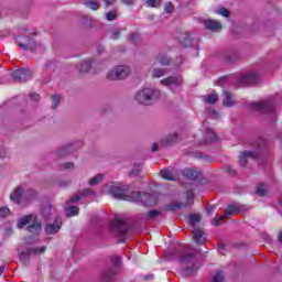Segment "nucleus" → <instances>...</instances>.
<instances>
[{
  "instance_id": "33",
  "label": "nucleus",
  "mask_w": 282,
  "mask_h": 282,
  "mask_svg": "<svg viewBox=\"0 0 282 282\" xmlns=\"http://www.w3.org/2000/svg\"><path fill=\"white\" fill-rule=\"evenodd\" d=\"M166 74V69L153 67L150 69L151 78H162Z\"/></svg>"
},
{
  "instance_id": "23",
  "label": "nucleus",
  "mask_w": 282,
  "mask_h": 282,
  "mask_svg": "<svg viewBox=\"0 0 282 282\" xmlns=\"http://www.w3.org/2000/svg\"><path fill=\"white\" fill-rule=\"evenodd\" d=\"M116 274H118V271H116V269H113V268L106 269V270L101 273V281H104V282H112V281H116Z\"/></svg>"
},
{
  "instance_id": "3",
  "label": "nucleus",
  "mask_w": 282,
  "mask_h": 282,
  "mask_svg": "<svg viewBox=\"0 0 282 282\" xmlns=\"http://www.w3.org/2000/svg\"><path fill=\"white\" fill-rule=\"evenodd\" d=\"M109 195L115 199H122L123 202H135L134 192L129 194L128 185H111L108 189Z\"/></svg>"
},
{
  "instance_id": "44",
  "label": "nucleus",
  "mask_w": 282,
  "mask_h": 282,
  "mask_svg": "<svg viewBox=\"0 0 282 282\" xmlns=\"http://www.w3.org/2000/svg\"><path fill=\"white\" fill-rule=\"evenodd\" d=\"M145 6L148 8H160L162 0H145Z\"/></svg>"
},
{
  "instance_id": "49",
  "label": "nucleus",
  "mask_w": 282,
  "mask_h": 282,
  "mask_svg": "<svg viewBox=\"0 0 282 282\" xmlns=\"http://www.w3.org/2000/svg\"><path fill=\"white\" fill-rule=\"evenodd\" d=\"M226 217H228V215L223 214L218 218L217 217L213 218V220H212L213 226H221V221H224V219H226Z\"/></svg>"
},
{
  "instance_id": "25",
  "label": "nucleus",
  "mask_w": 282,
  "mask_h": 282,
  "mask_svg": "<svg viewBox=\"0 0 282 282\" xmlns=\"http://www.w3.org/2000/svg\"><path fill=\"white\" fill-rule=\"evenodd\" d=\"M192 235L195 243H198L199 246H204V243H206V234L200 229H194Z\"/></svg>"
},
{
  "instance_id": "61",
  "label": "nucleus",
  "mask_w": 282,
  "mask_h": 282,
  "mask_svg": "<svg viewBox=\"0 0 282 282\" xmlns=\"http://www.w3.org/2000/svg\"><path fill=\"white\" fill-rule=\"evenodd\" d=\"M105 2V8H111L113 3H116V0H102Z\"/></svg>"
},
{
  "instance_id": "41",
  "label": "nucleus",
  "mask_w": 282,
  "mask_h": 282,
  "mask_svg": "<svg viewBox=\"0 0 282 282\" xmlns=\"http://www.w3.org/2000/svg\"><path fill=\"white\" fill-rule=\"evenodd\" d=\"M217 100H219V96H217V94H212L204 98V102H206L207 105H215Z\"/></svg>"
},
{
  "instance_id": "34",
  "label": "nucleus",
  "mask_w": 282,
  "mask_h": 282,
  "mask_svg": "<svg viewBox=\"0 0 282 282\" xmlns=\"http://www.w3.org/2000/svg\"><path fill=\"white\" fill-rule=\"evenodd\" d=\"M128 41L132 45H140V43H142V37L138 33H130L128 35Z\"/></svg>"
},
{
  "instance_id": "40",
  "label": "nucleus",
  "mask_w": 282,
  "mask_h": 282,
  "mask_svg": "<svg viewBox=\"0 0 282 282\" xmlns=\"http://www.w3.org/2000/svg\"><path fill=\"white\" fill-rule=\"evenodd\" d=\"M189 226H197L202 221V216L198 214H192L188 217Z\"/></svg>"
},
{
  "instance_id": "8",
  "label": "nucleus",
  "mask_w": 282,
  "mask_h": 282,
  "mask_svg": "<svg viewBox=\"0 0 282 282\" xmlns=\"http://www.w3.org/2000/svg\"><path fill=\"white\" fill-rule=\"evenodd\" d=\"M15 43L19 47H21V50H24L25 52H34V50L39 47L36 40L29 35L17 36Z\"/></svg>"
},
{
  "instance_id": "56",
  "label": "nucleus",
  "mask_w": 282,
  "mask_h": 282,
  "mask_svg": "<svg viewBox=\"0 0 282 282\" xmlns=\"http://www.w3.org/2000/svg\"><path fill=\"white\" fill-rule=\"evenodd\" d=\"M63 166L66 171H72L74 170V162L64 163Z\"/></svg>"
},
{
  "instance_id": "58",
  "label": "nucleus",
  "mask_w": 282,
  "mask_h": 282,
  "mask_svg": "<svg viewBox=\"0 0 282 282\" xmlns=\"http://www.w3.org/2000/svg\"><path fill=\"white\" fill-rule=\"evenodd\" d=\"M138 175H140V165L138 166L137 170L130 171V176L131 177H138Z\"/></svg>"
},
{
  "instance_id": "39",
  "label": "nucleus",
  "mask_w": 282,
  "mask_h": 282,
  "mask_svg": "<svg viewBox=\"0 0 282 282\" xmlns=\"http://www.w3.org/2000/svg\"><path fill=\"white\" fill-rule=\"evenodd\" d=\"M78 193H79V197H82V199L85 197L96 196V192L91 188H85V189L78 191Z\"/></svg>"
},
{
  "instance_id": "64",
  "label": "nucleus",
  "mask_w": 282,
  "mask_h": 282,
  "mask_svg": "<svg viewBox=\"0 0 282 282\" xmlns=\"http://www.w3.org/2000/svg\"><path fill=\"white\" fill-rule=\"evenodd\" d=\"M278 241H279V243H281V246H282V230L279 231Z\"/></svg>"
},
{
  "instance_id": "51",
  "label": "nucleus",
  "mask_w": 282,
  "mask_h": 282,
  "mask_svg": "<svg viewBox=\"0 0 282 282\" xmlns=\"http://www.w3.org/2000/svg\"><path fill=\"white\" fill-rule=\"evenodd\" d=\"M0 217L2 218L10 217V208L0 207Z\"/></svg>"
},
{
  "instance_id": "1",
  "label": "nucleus",
  "mask_w": 282,
  "mask_h": 282,
  "mask_svg": "<svg viewBox=\"0 0 282 282\" xmlns=\"http://www.w3.org/2000/svg\"><path fill=\"white\" fill-rule=\"evenodd\" d=\"M194 250L195 249L192 246H187L186 250L178 254V261L182 265V270L187 275L195 274V271L199 270V267H197V257L193 253Z\"/></svg>"
},
{
  "instance_id": "26",
  "label": "nucleus",
  "mask_w": 282,
  "mask_h": 282,
  "mask_svg": "<svg viewBox=\"0 0 282 282\" xmlns=\"http://www.w3.org/2000/svg\"><path fill=\"white\" fill-rule=\"evenodd\" d=\"M204 25L206 30H209L210 32H219V30H221V22L216 20H205Z\"/></svg>"
},
{
  "instance_id": "52",
  "label": "nucleus",
  "mask_w": 282,
  "mask_h": 282,
  "mask_svg": "<svg viewBox=\"0 0 282 282\" xmlns=\"http://www.w3.org/2000/svg\"><path fill=\"white\" fill-rule=\"evenodd\" d=\"M175 10V7H173V3L171 2H166L164 6V12H166L167 14H171V12H173Z\"/></svg>"
},
{
  "instance_id": "22",
  "label": "nucleus",
  "mask_w": 282,
  "mask_h": 282,
  "mask_svg": "<svg viewBox=\"0 0 282 282\" xmlns=\"http://www.w3.org/2000/svg\"><path fill=\"white\" fill-rule=\"evenodd\" d=\"M26 230L31 232V235H39L43 231V225L39 218H35L31 225L26 226Z\"/></svg>"
},
{
  "instance_id": "6",
  "label": "nucleus",
  "mask_w": 282,
  "mask_h": 282,
  "mask_svg": "<svg viewBox=\"0 0 282 282\" xmlns=\"http://www.w3.org/2000/svg\"><path fill=\"white\" fill-rule=\"evenodd\" d=\"M131 74L129 66L120 65L110 69L107 74L108 80H124Z\"/></svg>"
},
{
  "instance_id": "5",
  "label": "nucleus",
  "mask_w": 282,
  "mask_h": 282,
  "mask_svg": "<svg viewBox=\"0 0 282 282\" xmlns=\"http://www.w3.org/2000/svg\"><path fill=\"white\" fill-rule=\"evenodd\" d=\"M45 250H47V247H30L19 252V259L24 265H30V260L32 259V257L43 254L45 253Z\"/></svg>"
},
{
  "instance_id": "16",
  "label": "nucleus",
  "mask_w": 282,
  "mask_h": 282,
  "mask_svg": "<svg viewBox=\"0 0 282 282\" xmlns=\"http://www.w3.org/2000/svg\"><path fill=\"white\" fill-rule=\"evenodd\" d=\"M183 83L182 76H169L160 80V85L163 87H182Z\"/></svg>"
},
{
  "instance_id": "7",
  "label": "nucleus",
  "mask_w": 282,
  "mask_h": 282,
  "mask_svg": "<svg viewBox=\"0 0 282 282\" xmlns=\"http://www.w3.org/2000/svg\"><path fill=\"white\" fill-rule=\"evenodd\" d=\"M134 199L133 203L142 204L143 206H155L158 204V195L147 194L139 191H134Z\"/></svg>"
},
{
  "instance_id": "15",
  "label": "nucleus",
  "mask_w": 282,
  "mask_h": 282,
  "mask_svg": "<svg viewBox=\"0 0 282 282\" xmlns=\"http://www.w3.org/2000/svg\"><path fill=\"white\" fill-rule=\"evenodd\" d=\"M238 83L240 85H257L259 83V74L257 72H248L238 79Z\"/></svg>"
},
{
  "instance_id": "50",
  "label": "nucleus",
  "mask_w": 282,
  "mask_h": 282,
  "mask_svg": "<svg viewBox=\"0 0 282 282\" xmlns=\"http://www.w3.org/2000/svg\"><path fill=\"white\" fill-rule=\"evenodd\" d=\"M83 199L80 194L77 192L70 199L66 200V204H76V202H80Z\"/></svg>"
},
{
  "instance_id": "11",
  "label": "nucleus",
  "mask_w": 282,
  "mask_h": 282,
  "mask_svg": "<svg viewBox=\"0 0 282 282\" xmlns=\"http://www.w3.org/2000/svg\"><path fill=\"white\" fill-rule=\"evenodd\" d=\"M250 206L241 205L239 203L230 204L225 208V215L232 217V215H239V213H248Z\"/></svg>"
},
{
  "instance_id": "55",
  "label": "nucleus",
  "mask_w": 282,
  "mask_h": 282,
  "mask_svg": "<svg viewBox=\"0 0 282 282\" xmlns=\"http://www.w3.org/2000/svg\"><path fill=\"white\" fill-rule=\"evenodd\" d=\"M225 61L227 63H235V61H237V56H235V55H226L225 56Z\"/></svg>"
},
{
  "instance_id": "13",
  "label": "nucleus",
  "mask_w": 282,
  "mask_h": 282,
  "mask_svg": "<svg viewBox=\"0 0 282 282\" xmlns=\"http://www.w3.org/2000/svg\"><path fill=\"white\" fill-rule=\"evenodd\" d=\"M160 175L167 182H177L180 180V170L175 167H166L160 171Z\"/></svg>"
},
{
  "instance_id": "35",
  "label": "nucleus",
  "mask_w": 282,
  "mask_h": 282,
  "mask_svg": "<svg viewBox=\"0 0 282 282\" xmlns=\"http://www.w3.org/2000/svg\"><path fill=\"white\" fill-rule=\"evenodd\" d=\"M161 215H162V212L156 209H151L143 216V219H147V220L158 219V217H160Z\"/></svg>"
},
{
  "instance_id": "21",
  "label": "nucleus",
  "mask_w": 282,
  "mask_h": 282,
  "mask_svg": "<svg viewBox=\"0 0 282 282\" xmlns=\"http://www.w3.org/2000/svg\"><path fill=\"white\" fill-rule=\"evenodd\" d=\"M23 186H18L10 194V199L13 202V204H18V206H21V197H23Z\"/></svg>"
},
{
  "instance_id": "31",
  "label": "nucleus",
  "mask_w": 282,
  "mask_h": 282,
  "mask_svg": "<svg viewBox=\"0 0 282 282\" xmlns=\"http://www.w3.org/2000/svg\"><path fill=\"white\" fill-rule=\"evenodd\" d=\"M156 61L160 65H162L163 67H166L169 65H171V57H169L166 54L164 53H159L156 55Z\"/></svg>"
},
{
  "instance_id": "4",
  "label": "nucleus",
  "mask_w": 282,
  "mask_h": 282,
  "mask_svg": "<svg viewBox=\"0 0 282 282\" xmlns=\"http://www.w3.org/2000/svg\"><path fill=\"white\" fill-rule=\"evenodd\" d=\"M249 109H251V111H259V113H270L272 122L276 120V112H274V105L272 104V100L251 102L249 105Z\"/></svg>"
},
{
  "instance_id": "45",
  "label": "nucleus",
  "mask_w": 282,
  "mask_h": 282,
  "mask_svg": "<svg viewBox=\"0 0 282 282\" xmlns=\"http://www.w3.org/2000/svg\"><path fill=\"white\" fill-rule=\"evenodd\" d=\"M120 32H121V30L120 29H118V28H113V29H111L110 31H109V33H110V39H112V40H118V39H120Z\"/></svg>"
},
{
  "instance_id": "47",
  "label": "nucleus",
  "mask_w": 282,
  "mask_h": 282,
  "mask_svg": "<svg viewBox=\"0 0 282 282\" xmlns=\"http://www.w3.org/2000/svg\"><path fill=\"white\" fill-rule=\"evenodd\" d=\"M58 105H61L59 95H52V109H58Z\"/></svg>"
},
{
  "instance_id": "24",
  "label": "nucleus",
  "mask_w": 282,
  "mask_h": 282,
  "mask_svg": "<svg viewBox=\"0 0 282 282\" xmlns=\"http://www.w3.org/2000/svg\"><path fill=\"white\" fill-rule=\"evenodd\" d=\"M183 175L187 180H198V177H202V171L198 169H185L183 170Z\"/></svg>"
},
{
  "instance_id": "37",
  "label": "nucleus",
  "mask_w": 282,
  "mask_h": 282,
  "mask_svg": "<svg viewBox=\"0 0 282 282\" xmlns=\"http://www.w3.org/2000/svg\"><path fill=\"white\" fill-rule=\"evenodd\" d=\"M84 6L88 8V10H93L94 12L100 10V2L98 1H84Z\"/></svg>"
},
{
  "instance_id": "60",
  "label": "nucleus",
  "mask_w": 282,
  "mask_h": 282,
  "mask_svg": "<svg viewBox=\"0 0 282 282\" xmlns=\"http://www.w3.org/2000/svg\"><path fill=\"white\" fill-rule=\"evenodd\" d=\"M30 98L31 100H34L35 102H39V100H41V96H39V94H30Z\"/></svg>"
},
{
  "instance_id": "38",
  "label": "nucleus",
  "mask_w": 282,
  "mask_h": 282,
  "mask_svg": "<svg viewBox=\"0 0 282 282\" xmlns=\"http://www.w3.org/2000/svg\"><path fill=\"white\" fill-rule=\"evenodd\" d=\"M102 180H105V175L97 174L93 178L89 180L88 185L89 186H98V184H100V182H102Z\"/></svg>"
},
{
  "instance_id": "27",
  "label": "nucleus",
  "mask_w": 282,
  "mask_h": 282,
  "mask_svg": "<svg viewBox=\"0 0 282 282\" xmlns=\"http://www.w3.org/2000/svg\"><path fill=\"white\" fill-rule=\"evenodd\" d=\"M34 219H36V216L30 214L26 215L18 220V228H25V226H31L34 223Z\"/></svg>"
},
{
  "instance_id": "9",
  "label": "nucleus",
  "mask_w": 282,
  "mask_h": 282,
  "mask_svg": "<svg viewBox=\"0 0 282 282\" xmlns=\"http://www.w3.org/2000/svg\"><path fill=\"white\" fill-rule=\"evenodd\" d=\"M110 231L118 237H127V232H129V225H127L126 220L116 219L110 225Z\"/></svg>"
},
{
  "instance_id": "20",
  "label": "nucleus",
  "mask_w": 282,
  "mask_h": 282,
  "mask_svg": "<svg viewBox=\"0 0 282 282\" xmlns=\"http://www.w3.org/2000/svg\"><path fill=\"white\" fill-rule=\"evenodd\" d=\"M177 40L183 45V47H192L193 46V37H191L189 32H183L177 35Z\"/></svg>"
},
{
  "instance_id": "18",
  "label": "nucleus",
  "mask_w": 282,
  "mask_h": 282,
  "mask_svg": "<svg viewBox=\"0 0 282 282\" xmlns=\"http://www.w3.org/2000/svg\"><path fill=\"white\" fill-rule=\"evenodd\" d=\"M181 140H182V138L180 137V133L172 132L161 139V144L163 147H172V144L180 142Z\"/></svg>"
},
{
  "instance_id": "54",
  "label": "nucleus",
  "mask_w": 282,
  "mask_h": 282,
  "mask_svg": "<svg viewBox=\"0 0 282 282\" xmlns=\"http://www.w3.org/2000/svg\"><path fill=\"white\" fill-rule=\"evenodd\" d=\"M225 171L229 173V175H237V170L232 169V165H226Z\"/></svg>"
},
{
  "instance_id": "28",
  "label": "nucleus",
  "mask_w": 282,
  "mask_h": 282,
  "mask_svg": "<svg viewBox=\"0 0 282 282\" xmlns=\"http://www.w3.org/2000/svg\"><path fill=\"white\" fill-rule=\"evenodd\" d=\"M41 215L44 219H50L54 215V209L52 204L45 203L41 206Z\"/></svg>"
},
{
  "instance_id": "12",
  "label": "nucleus",
  "mask_w": 282,
  "mask_h": 282,
  "mask_svg": "<svg viewBox=\"0 0 282 282\" xmlns=\"http://www.w3.org/2000/svg\"><path fill=\"white\" fill-rule=\"evenodd\" d=\"M259 158V151L245 150L238 155V163L246 167L248 166V160H257Z\"/></svg>"
},
{
  "instance_id": "2",
  "label": "nucleus",
  "mask_w": 282,
  "mask_h": 282,
  "mask_svg": "<svg viewBox=\"0 0 282 282\" xmlns=\"http://www.w3.org/2000/svg\"><path fill=\"white\" fill-rule=\"evenodd\" d=\"M162 97V91L158 88H152V87H145L140 89L135 96L134 100L139 105H144L145 107H150V105H153L160 100Z\"/></svg>"
},
{
  "instance_id": "36",
  "label": "nucleus",
  "mask_w": 282,
  "mask_h": 282,
  "mask_svg": "<svg viewBox=\"0 0 282 282\" xmlns=\"http://www.w3.org/2000/svg\"><path fill=\"white\" fill-rule=\"evenodd\" d=\"M80 212V208L78 206H68L65 208L66 216L68 217H76L78 213Z\"/></svg>"
},
{
  "instance_id": "43",
  "label": "nucleus",
  "mask_w": 282,
  "mask_h": 282,
  "mask_svg": "<svg viewBox=\"0 0 282 282\" xmlns=\"http://www.w3.org/2000/svg\"><path fill=\"white\" fill-rule=\"evenodd\" d=\"M226 281V276L223 271L216 272V274L212 278V282H224Z\"/></svg>"
},
{
  "instance_id": "19",
  "label": "nucleus",
  "mask_w": 282,
  "mask_h": 282,
  "mask_svg": "<svg viewBox=\"0 0 282 282\" xmlns=\"http://www.w3.org/2000/svg\"><path fill=\"white\" fill-rule=\"evenodd\" d=\"M94 65H96V59L87 58L82 61V63L76 66V69L79 74H88L89 69H91Z\"/></svg>"
},
{
  "instance_id": "14",
  "label": "nucleus",
  "mask_w": 282,
  "mask_h": 282,
  "mask_svg": "<svg viewBox=\"0 0 282 282\" xmlns=\"http://www.w3.org/2000/svg\"><path fill=\"white\" fill-rule=\"evenodd\" d=\"M61 228H63V219L57 216L55 217L53 224H46V226L44 227V232L47 236L56 235V232H58Z\"/></svg>"
},
{
  "instance_id": "32",
  "label": "nucleus",
  "mask_w": 282,
  "mask_h": 282,
  "mask_svg": "<svg viewBox=\"0 0 282 282\" xmlns=\"http://www.w3.org/2000/svg\"><path fill=\"white\" fill-rule=\"evenodd\" d=\"M223 105L224 107H235V96H232L230 93H225Z\"/></svg>"
},
{
  "instance_id": "53",
  "label": "nucleus",
  "mask_w": 282,
  "mask_h": 282,
  "mask_svg": "<svg viewBox=\"0 0 282 282\" xmlns=\"http://www.w3.org/2000/svg\"><path fill=\"white\" fill-rule=\"evenodd\" d=\"M218 14H220V17H225L226 19H228V17H230V11H228V9L226 8H220L218 11Z\"/></svg>"
},
{
  "instance_id": "17",
  "label": "nucleus",
  "mask_w": 282,
  "mask_h": 282,
  "mask_svg": "<svg viewBox=\"0 0 282 282\" xmlns=\"http://www.w3.org/2000/svg\"><path fill=\"white\" fill-rule=\"evenodd\" d=\"M75 151L76 147L73 143H68L55 150V158H67V155H72Z\"/></svg>"
},
{
  "instance_id": "59",
  "label": "nucleus",
  "mask_w": 282,
  "mask_h": 282,
  "mask_svg": "<svg viewBox=\"0 0 282 282\" xmlns=\"http://www.w3.org/2000/svg\"><path fill=\"white\" fill-rule=\"evenodd\" d=\"M215 208H217V205H207L206 206L207 215H210V213H213Z\"/></svg>"
},
{
  "instance_id": "42",
  "label": "nucleus",
  "mask_w": 282,
  "mask_h": 282,
  "mask_svg": "<svg viewBox=\"0 0 282 282\" xmlns=\"http://www.w3.org/2000/svg\"><path fill=\"white\" fill-rule=\"evenodd\" d=\"M118 17H119L118 9L111 10L106 13V19L108 21H116V19H118Z\"/></svg>"
},
{
  "instance_id": "57",
  "label": "nucleus",
  "mask_w": 282,
  "mask_h": 282,
  "mask_svg": "<svg viewBox=\"0 0 282 282\" xmlns=\"http://www.w3.org/2000/svg\"><path fill=\"white\" fill-rule=\"evenodd\" d=\"M207 113H208L209 116H212V118H218V117H219V113H218L217 110H215V109H208V110H207Z\"/></svg>"
},
{
  "instance_id": "46",
  "label": "nucleus",
  "mask_w": 282,
  "mask_h": 282,
  "mask_svg": "<svg viewBox=\"0 0 282 282\" xmlns=\"http://www.w3.org/2000/svg\"><path fill=\"white\" fill-rule=\"evenodd\" d=\"M256 193L259 195V197H263L265 195V184L260 183L256 188Z\"/></svg>"
},
{
  "instance_id": "10",
  "label": "nucleus",
  "mask_w": 282,
  "mask_h": 282,
  "mask_svg": "<svg viewBox=\"0 0 282 282\" xmlns=\"http://www.w3.org/2000/svg\"><path fill=\"white\" fill-rule=\"evenodd\" d=\"M10 76L15 83H28V80L32 78V70L28 68H20L10 73Z\"/></svg>"
},
{
  "instance_id": "63",
  "label": "nucleus",
  "mask_w": 282,
  "mask_h": 282,
  "mask_svg": "<svg viewBox=\"0 0 282 282\" xmlns=\"http://www.w3.org/2000/svg\"><path fill=\"white\" fill-rule=\"evenodd\" d=\"M263 144L265 145V141L263 139H259V141H257L258 149H263Z\"/></svg>"
},
{
  "instance_id": "62",
  "label": "nucleus",
  "mask_w": 282,
  "mask_h": 282,
  "mask_svg": "<svg viewBox=\"0 0 282 282\" xmlns=\"http://www.w3.org/2000/svg\"><path fill=\"white\" fill-rule=\"evenodd\" d=\"M25 195H30L31 198H34V197H36V192L34 189H28L25 192Z\"/></svg>"
},
{
  "instance_id": "30",
  "label": "nucleus",
  "mask_w": 282,
  "mask_h": 282,
  "mask_svg": "<svg viewBox=\"0 0 282 282\" xmlns=\"http://www.w3.org/2000/svg\"><path fill=\"white\" fill-rule=\"evenodd\" d=\"M205 142H217V133L210 128L205 129Z\"/></svg>"
},
{
  "instance_id": "48",
  "label": "nucleus",
  "mask_w": 282,
  "mask_h": 282,
  "mask_svg": "<svg viewBox=\"0 0 282 282\" xmlns=\"http://www.w3.org/2000/svg\"><path fill=\"white\" fill-rule=\"evenodd\" d=\"M110 261H111V264L113 265V268H120V265L122 263V259H120V257H118V256H112Z\"/></svg>"
},
{
  "instance_id": "29",
  "label": "nucleus",
  "mask_w": 282,
  "mask_h": 282,
  "mask_svg": "<svg viewBox=\"0 0 282 282\" xmlns=\"http://www.w3.org/2000/svg\"><path fill=\"white\" fill-rule=\"evenodd\" d=\"M182 208H186V204L174 200L165 206V210L170 213H176V210H182Z\"/></svg>"
}]
</instances>
